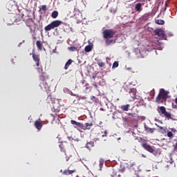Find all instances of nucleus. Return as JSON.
I'll list each match as a JSON object with an SVG mask.
<instances>
[{"label":"nucleus","instance_id":"f257e3e1","mask_svg":"<svg viewBox=\"0 0 177 177\" xmlns=\"http://www.w3.org/2000/svg\"><path fill=\"white\" fill-rule=\"evenodd\" d=\"M168 93L169 92L166 91L164 88H160L158 96L156 98V103H162L168 99Z\"/></svg>","mask_w":177,"mask_h":177},{"label":"nucleus","instance_id":"f03ea898","mask_svg":"<svg viewBox=\"0 0 177 177\" xmlns=\"http://www.w3.org/2000/svg\"><path fill=\"white\" fill-rule=\"evenodd\" d=\"M62 23L63 22L60 20L53 21L50 24L45 26L44 30L45 31H50V30H55V28H57V27L62 26Z\"/></svg>","mask_w":177,"mask_h":177},{"label":"nucleus","instance_id":"7ed1b4c3","mask_svg":"<svg viewBox=\"0 0 177 177\" xmlns=\"http://www.w3.org/2000/svg\"><path fill=\"white\" fill-rule=\"evenodd\" d=\"M103 38L104 39H109L110 38H114V35H115V32H114L112 29H106L103 31Z\"/></svg>","mask_w":177,"mask_h":177},{"label":"nucleus","instance_id":"20e7f679","mask_svg":"<svg viewBox=\"0 0 177 177\" xmlns=\"http://www.w3.org/2000/svg\"><path fill=\"white\" fill-rule=\"evenodd\" d=\"M38 73H41V75L39 77V81L40 82H46V80H48V75L44 71V68H42V66H40L39 68H37Z\"/></svg>","mask_w":177,"mask_h":177},{"label":"nucleus","instance_id":"39448f33","mask_svg":"<svg viewBox=\"0 0 177 177\" xmlns=\"http://www.w3.org/2000/svg\"><path fill=\"white\" fill-rule=\"evenodd\" d=\"M158 113H159L160 115H164L166 118H171V113L167 112V109L165 106H160L158 109Z\"/></svg>","mask_w":177,"mask_h":177},{"label":"nucleus","instance_id":"423d86ee","mask_svg":"<svg viewBox=\"0 0 177 177\" xmlns=\"http://www.w3.org/2000/svg\"><path fill=\"white\" fill-rule=\"evenodd\" d=\"M155 35H158L159 38H163V39H165L167 38V36H165V32L162 29H156L154 30Z\"/></svg>","mask_w":177,"mask_h":177},{"label":"nucleus","instance_id":"0eeeda50","mask_svg":"<svg viewBox=\"0 0 177 177\" xmlns=\"http://www.w3.org/2000/svg\"><path fill=\"white\" fill-rule=\"evenodd\" d=\"M71 124L72 125H74V128H76V129H78V131H81L82 128H84V124L81 122H78L75 120H71Z\"/></svg>","mask_w":177,"mask_h":177},{"label":"nucleus","instance_id":"6e6552de","mask_svg":"<svg viewBox=\"0 0 177 177\" xmlns=\"http://www.w3.org/2000/svg\"><path fill=\"white\" fill-rule=\"evenodd\" d=\"M30 55H32V57L34 62H35L37 67H40L39 62L41 59L39 58V55L35 54V52H32V53H30Z\"/></svg>","mask_w":177,"mask_h":177},{"label":"nucleus","instance_id":"1a4fd4ad","mask_svg":"<svg viewBox=\"0 0 177 177\" xmlns=\"http://www.w3.org/2000/svg\"><path fill=\"white\" fill-rule=\"evenodd\" d=\"M142 147L147 150V151H149V153H154V148H153L151 146L149 145L147 143L142 144Z\"/></svg>","mask_w":177,"mask_h":177},{"label":"nucleus","instance_id":"9d476101","mask_svg":"<svg viewBox=\"0 0 177 177\" xmlns=\"http://www.w3.org/2000/svg\"><path fill=\"white\" fill-rule=\"evenodd\" d=\"M36 129H37L38 131H41L42 129V122H41V119H39V120H36L34 124Z\"/></svg>","mask_w":177,"mask_h":177},{"label":"nucleus","instance_id":"9b49d317","mask_svg":"<svg viewBox=\"0 0 177 177\" xmlns=\"http://www.w3.org/2000/svg\"><path fill=\"white\" fill-rule=\"evenodd\" d=\"M129 93L130 94V96L132 97V99H136V88H130Z\"/></svg>","mask_w":177,"mask_h":177},{"label":"nucleus","instance_id":"f8f14e48","mask_svg":"<svg viewBox=\"0 0 177 177\" xmlns=\"http://www.w3.org/2000/svg\"><path fill=\"white\" fill-rule=\"evenodd\" d=\"M92 127H93V123L86 122V123H85V125L83 124L82 129H83V131L89 130V129H91V128H92Z\"/></svg>","mask_w":177,"mask_h":177},{"label":"nucleus","instance_id":"ddd939ff","mask_svg":"<svg viewBox=\"0 0 177 177\" xmlns=\"http://www.w3.org/2000/svg\"><path fill=\"white\" fill-rule=\"evenodd\" d=\"M41 89H49V84L46 82H40L39 85Z\"/></svg>","mask_w":177,"mask_h":177},{"label":"nucleus","instance_id":"4468645a","mask_svg":"<svg viewBox=\"0 0 177 177\" xmlns=\"http://www.w3.org/2000/svg\"><path fill=\"white\" fill-rule=\"evenodd\" d=\"M75 172V169L71 170L70 168H68L67 169H65L62 174L63 175H73Z\"/></svg>","mask_w":177,"mask_h":177},{"label":"nucleus","instance_id":"2eb2a0df","mask_svg":"<svg viewBox=\"0 0 177 177\" xmlns=\"http://www.w3.org/2000/svg\"><path fill=\"white\" fill-rule=\"evenodd\" d=\"M142 5L143 3L142 4L141 3H138L137 4H136L135 9L136 12H140L143 10V8L142 7Z\"/></svg>","mask_w":177,"mask_h":177},{"label":"nucleus","instance_id":"dca6fc26","mask_svg":"<svg viewBox=\"0 0 177 177\" xmlns=\"http://www.w3.org/2000/svg\"><path fill=\"white\" fill-rule=\"evenodd\" d=\"M72 63H73V59H69L64 66V70H68V67L71 66Z\"/></svg>","mask_w":177,"mask_h":177},{"label":"nucleus","instance_id":"f3484780","mask_svg":"<svg viewBox=\"0 0 177 177\" xmlns=\"http://www.w3.org/2000/svg\"><path fill=\"white\" fill-rule=\"evenodd\" d=\"M145 129L148 133H154V131H156V129L147 127H145Z\"/></svg>","mask_w":177,"mask_h":177},{"label":"nucleus","instance_id":"a211bd4d","mask_svg":"<svg viewBox=\"0 0 177 177\" xmlns=\"http://www.w3.org/2000/svg\"><path fill=\"white\" fill-rule=\"evenodd\" d=\"M131 107V105L129 104H127L126 105H122L121 109L123 111H128L129 110V108Z\"/></svg>","mask_w":177,"mask_h":177},{"label":"nucleus","instance_id":"6ab92c4d","mask_svg":"<svg viewBox=\"0 0 177 177\" xmlns=\"http://www.w3.org/2000/svg\"><path fill=\"white\" fill-rule=\"evenodd\" d=\"M155 125L159 128L160 131H162V133H167V128H164L158 124H157V123L155 124Z\"/></svg>","mask_w":177,"mask_h":177},{"label":"nucleus","instance_id":"aec40b11","mask_svg":"<svg viewBox=\"0 0 177 177\" xmlns=\"http://www.w3.org/2000/svg\"><path fill=\"white\" fill-rule=\"evenodd\" d=\"M94 145H95V142H87L86 145V149H88V150H91V149L93 147Z\"/></svg>","mask_w":177,"mask_h":177},{"label":"nucleus","instance_id":"412c9836","mask_svg":"<svg viewBox=\"0 0 177 177\" xmlns=\"http://www.w3.org/2000/svg\"><path fill=\"white\" fill-rule=\"evenodd\" d=\"M97 64L100 67H104V66H106V64L104 62H102V59H97Z\"/></svg>","mask_w":177,"mask_h":177},{"label":"nucleus","instance_id":"4be33fe9","mask_svg":"<svg viewBox=\"0 0 177 177\" xmlns=\"http://www.w3.org/2000/svg\"><path fill=\"white\" fill-rule=\"evenodd\" d=\"M84 92L85 93H88V92H91V87L89 86V84L86 83L84 86Z\"/></svg>","mask_w":177,"mask_h":177},{"label":"nucleus","instance_id":"5701e85b","mask_svg":"<svg viewBox=\"0 0 177 177\" xmlns=\"http://www.w3.org/2000/svg\"><path fill=\"white\" fill-rule=\"evenodd\" d=\"M59 16V12L56 10L53 11L51 14V17L53 19H56Z\"/></svg>","mask_w":177,"mask_h":177},{"label":"nucleus","instance_id":"b1692460","mask_svg":"<svg viewBox=\"0 0 177 177\" xmlns=\"http://www.w3.org/2000/svg\"><path fill=\"white\" fill-rule=\"evenodd\" d=\"M33 24H34V21H32V20H29L26 22L27 27H29V28H30V30H31V27H32Z\"/></svg>","mask_w":177,"mask_h":177},{"label":"nucleus","instance_id":"393cba45","mask_svg":"<svg viewBox=\"0 0 177 177\" xmlns=\"http://www.w3.org/2000/svg\"><path fill=\"white\" fill-rule=\"evenodd\" d=\"M36 45L39 50H42V43H41V41H37Z\"/></svg>","mask_w":177,"mask_h":177},{"label":"nucleus","instance_id":"a878e982","mask_svg":"<svg viewBox=\"0 0 177 177\" xmlns=\"http://www.w3.org/2000/svg\"><path fill=\"white\" fill-rule=\"evenodd\" d=\"M155 23L156 24H159V25H161L162 26V24H165V21H164V20H162V19H156L155 21Z\"/></svg>","mask_w":177,"mask_h":177},{"label":"nucleus","instance_id":"bb28decb","mask_svg":"<svg viewBox=\"0 0 177 177\" xmlns=\"http://www.w3.org/2000/svg\"><path fill=\"white\" fill-rule=\"evenodd\" d=\"M106 44L107 46L111 45V44H115V41L113 39H108L106 40Z\"/></svg>","mask_w":177,"mask_h":177},{"label":"nucleus","instance_id":"cd10ccee","mask_svg":"<svg viewBox=\"0 0 177 177\" xmlns=\"http://www.w3.org/2000/svg\"><path fill=\"white\" fill-rule=\"evenodd\" d=\"M85 52H91L92 50V46L88 45L84 48Z\"/></svg>","mask_w":177,"mask_h":177},{"label":"nucleus","instance_id":"c85d7f7f","mask_svg":"<svg viewBox=\"0 0 177 177\" xmlns=\"http://www.w3.org/2000/svg\"><path fill=\"white\" fill-rule=\"evenodd\" d=\"M111 177H115V176H117V170L113 169L111 170Z\"/></svg>","mask_w":177,"mask_h":177},{"label":"nucleus","instance_id":"c756f323","mask_svg":"<svg viewBox=\"0 0 177 177\" xmlns=\"http://www.w3.org/2000/svg\"><path fill=\"white\" fill-rule=\"evenodd\" d=\"M128 115H130V117L136 118L138 117V114L136 113H128Z\"/></svg>","mask_w":177,"mask_h":177},{"label":"nucleus","instance_id":"7c9ffc66","mask_svg":"<svg viewBox=\"0 0 177 177\" xmlns=\"http://www.w3.org/2000/svg\"><path fill=\"white\" fill-rule=\"evenodd\" d=\"M41 10H43V12H46V5L41 6V8L39 10V12H41Z\"/></svg>","mask_w":177,"mask_h":177},{"label":"nucleus","instance_id":"2f4dec72","mask_svg":"<svg viewBox=\"0 0 177 177\" xmlns=\"http://www.w3.org/2000/svg\"><path fill=\"white\" fill-rule=\"evenodd\" d=\"M117 67H118V62L116 61V62H113L112 68H117Z\"/></svg>","mask_w":177,"mask_h":177},{"label":"nucleus","instance_id":"473e14b6","mask_svg":"<svg viewBox=\"0 0 177 177\" xmlns=\"http://www.w3.org/2000/svg\"><path fill=\"white\" fill-rule=\"evenodd\" d=\"M99 162H100V168H102L103 167V165L104 164V160H103V159H100Z\"/></svg>","mask_w":177,"mask_h":177},{"label":"nucleus","instance_id":"72a5a7b5","mask_svg":"<svg viewBox=\"0 0 177 177\" xmlns=\"http://www.w3.org/2000/svg\"><path fill=\"white\" fill-rule=\"evenodd\" d=\"M167 136H168V138H174V133H172L171 131H168Z\"/></svg>","mask_w":177,"mask_h":177},{"label":"nucleus","instance_id":"f704fd0d","mask_svg":"<svg viewBox=\"0 0 177 177\" xmlns=\"http://www.w3.org/2000/svg\"><path fill=\"white\" fill-rule=\"evenodd\" d=\"M69 50H71V52H74L75 50H77V48L74 47V46H71L68 48Z\"/></svg>","mask_w":177,"mask_h":177},{"label":"nucleus","instance_id":"c9c22d12","mask_svg":"<svg viewBox=\"0 0 177 177\" xmlns=\"http://www.w3.org/2000/svg\"><path fill=\"white\" fill-rule=\"evenodd\" d=\"M91 100H93V102H96V97L92 95V96L91 97Z\"/></svg>","mask_w":177,"mask_h":177},{"label":"nucleus","instance_id":"e433bc0d","mask_svg":"<svg viewBox=\"0 0 177 177\" xmlns=\"http://www.w3.org/2000/svg\"><path fill=\"white\" fill-rule=\"evenodd\" d=\"M174 151H177V143L176 144L175 147H174Z\"/></svg>","mask_w":177,"mask_h":177},{"label":"nucleus","instance_id":"4c0bfd02","mask_svg":"<svg viewBox=\"0 0 177 177\" xmlns=\"http://www.w3.org/2000/svg\"><path fill=\"white\" fill-rule=\"evenodd\" d=\"M165 10H167V4H165V8L163 10V12H165Z\"/></svg>","mask_w":177,"mask_h":177},{"label":"nucleus","instance_id":"58836bf2","mask_svg":"<svg viewBox=\"0 0 177 177\" xmlns=\"http://www.w3.org/2000/svg\"><path fill=\"white\" fill-rule=\"evenodd\" d=\"M171 131H172L173 132H176V129H172Z\"/></svg>","mask_w":177,"mask_h":177},{"label":"nucleus","instance_id":"ea45409f","mask_svg":"<svg viewBox=\"0 0 177 177\" xmlns=\"http://www.w3.org/2000/svg\"><path fill=\"white\" fill-rule=\"evenodd\" d=\"M136 2H142V0H136Z\"/></svg>","mask_w":177,"mask_h":177},{"label":"nucleus","instance_id":"a19ab883","mask_svg":"<svg viewBox=\"0 0 177 177\" xmlns=\"http://www.w3.org/2000/svg\"><path fill=\"white\" fill-rule=\"evenodd\" d=\"M175 103L177 104V97L175 99Z\"/></svg>","mask_w":177,"mask_h":177},{"label":"nucleus","instance_id":"79ce46f5","mask_svg":"<svg viewBox=\"0 0 177 177\" xmlns=\"http://www.w3.org/2000/svg\"><path fill=\"white\" fill-rule=\"evenodd\" d=\"M120 172H124V169H120Z\"/></svg>","mask_w":177,"mask_h":177},{"label":"nucleus","instance_id":"37998d69","mask_svg":"<svg viewBox=\"0 0 177 177\" xmlns=\"http://www.w3.org/2000/svg\"><path fill=\"white\" fill-rule=\"evenodd\" d=\"M64 31L65 32H67V30H66V29H64Z\"/></svg>","mask_w":177,"mask_h":177},{"label":"nucleus","instance_id":"c03bdc74","mask_svg":"<svg viewBox=\"0 0 177 177\" xmlns=\"http://www.w3.org/2000/svg\"><path fill=\"white\" fill-rule=\"evenodd\" d=\"M62 171H63V170H61V171H60V172H62Z\"/></svg>","mask_w":177,"mask_h":177},{"label":"nucleus","instance_id":"a18cd8bd","mask_svg":"<svg viewBox=\"0 0 177 177\" xmlns=\"http://www.w3.org/2000/svg\"><path fill=\"white\" fill-rule=\"evenodd\" d=\"M105 133H107V132H106V131H105Z\"/></svg>","mask_w":177,"mask_h":177},{"label":"nucleus","instance_id":"49530a36","mask_svg":"<svg viewBox=\"0 0 177 177\" xmlns=\"http://www.w3.org/2000/svg\"><path fill=\"white\" fill-rule=\"evenodd\" d=\"M68 159H66V161H68Z\"/></svg>","mask_w":177,"mask_h":177}]
</instances>
